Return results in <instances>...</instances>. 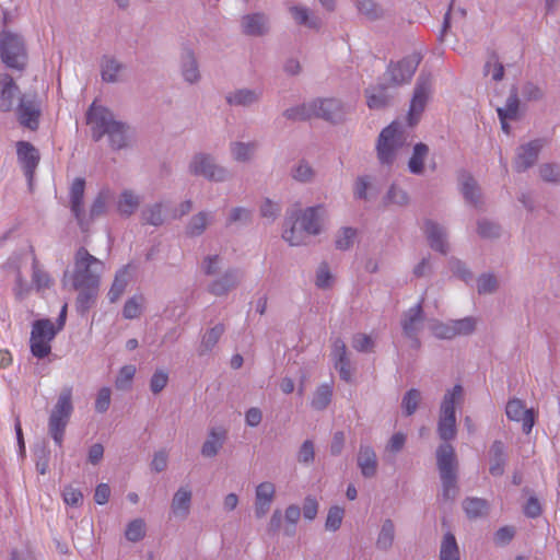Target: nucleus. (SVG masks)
Listing matches in <instances>:
<instances>
[{
	"label": "nucleus",
	"instance_id": "nucleus-1",
	"mask_svg": "<svg viewBox=\"0 0 560 560\" xmlns=\"http://www.w3.org/2000/svg\"><path fill=\"white\" fill-rule=\"evenodd\" d=\"M86 124L91 126L95 141L107 135L114 149H121L126 145V126L115 120L113 114L107 108L96 105V102L92 103L86 113Z\"/></svg>",
	"mask_w": 560,
	"mask_h": 560
},
{
	"label": "nucleus",
	"instance_id": "nucleus-2",
	"mask_svg": "<svg viewBox=\"0 0 560 560\" xmlns=\"http://www.w3.org/2000/svg\"><path fill=\"white\" fill-rule=\"evenodd\" d=\"M103 262L91 255L84 247H80L74 255V269L72 283L74 289L95 290L100 287V275Z\"/></svg>",
	"mask_w": 560,
	"mask_h": 560
},
{
	"label": "nucleus",
	"instance_id": "nucleus-3",
	"mask_svg": "<svg viewBox=\"0 0 560 560\" xmlns=\"http://www.w3.org/2000/svg\"><path fill=\"white\" fill-rule=\"evenodd\" d=\"M73 412L72 387L62 388L57 402L50 411L48 419V431L55 443L61 447L66 428Z\"/></svg>",
	"mask_w": 560,
	"mask_h": 560
},
{
	"label": "nucleus",
	"instance_id": "nucleus-4",
	"mask_svg": "<svg viewBox=\"0 0 560 560\" xmlns=\"http://www.w3.org/2000/svg\"><path fill=\"white\" fill-rule=\"evenodd\" d=\"M289 119L305 120L313 117L338 121L343 116L341 104L335 98L318 100L308 105L290 108L284 114Z\"/></svg>",
	"mask_w": 560,
	"mask_h": 560
},
{
	"label": "nucleus",
	"instance_id": "nucleus-5",
	"mask_svg": "<svg viewBox=\"0 0 560 560\" xmlns=\"http://www.w3.org/2000/svg\"><path fill=\"white\" fill-rule=\"evenodd\" d=\"M320 209L322 207L307 208L290 229L283 231V238L290 245L299 246L305 244L308 236L318 234L320 231L318 210Z\"/></svg>",
	"mask_w": 560,
	"mask_h": 560
},
{
	"label": "nucleus",
	"instance_id": "nucleus-6",
	"mask_svg": "<svg viewBox=\"0 0 560 560\" xmlns=\"http://www.w3.org/2000/svg\"><path fill=\"white\" fill-rule=\"evenodd\" d=\"M436 459L442 479L443 499L445 501L453 500L458 492V488L456 486L457 460L453 446L450 444H442L438 448Z\"/></svg>",
	"mask_w": 560,
	"mask_h": 560
},
{
	"label": "nucleus",
	"instance_id": "nucleus-7",
	"mask_svg": "<svg viewBox=\"0 0 560 560\" xmlns=\"http://www.w3.org/2000/svg\"><path fill=\"white\" fill-rule=\"evenodd\" d=\"M463 388L460 385H455L452 390H448L441 404V415L438 424L439 436L444 441H450L456 434V418L455 405L462 399Z\"/></svg>",
	"mask_w": 560,
	"mask_h": 560
},
{
	"label": "nucleus",
	"instance_id": "nucleus-8",
	"mask_svg": "<svg viewBox=\"0 0 560 560\" xmlns=\"http://www.w3.org/2000/svg\"><path fill=\"white\" fill-rule=\"evenodd\" d=\"M59 331L55 324L48 319H37L32 325L30 349L37 359H44L51 352V342Z\"/></svg>",
	"mask_w": 560,
	"mask_h": 560
},
{
	"label": "nucleus",
	"instance_id": "nucleus-9",
	"mask_svg": "<svg viewBox=\"0 0 560 560\" xmlns=\"http://www.w3.org/2000/svg\"><path fill=\"white\" fill-rule=\"evenodd\" d=\"M0 56L2 61L9 67L22 70L27 61V54L23 39L10 32L0 33Z\"/></svg>",
	"mask_w": 560,
	"mask_h": 560
},
{
	"label": "nucleus",
	"instance_id": "nucleus-10",
	"mask_svg": "<svg viewBox=\"0 0 560 560\" xmlns=\"http://www.w3.org/2000/svg\"><path fill=\"white\" fill-rule=\"evenodd\" d=\"M406 144V137L397 122L384 128L377 141V156L382 164H392L397 151Z\"/></svg>",
	"mask_w": 560,
	"mask_h": 560
},
{
	"label": "nucleus",
	"instance_id": "nucleus-11",
	"mask_svg": "<svg viewBox=\"0 0 560 560\" xmlns=\"http://www.w3.org/2000/svg\"><path fill=\"white\" fill-rule=\"evenodd\" d=\"M506 417L511 421L521 422L523 432L529 434L535 424L536 413L534 409H527L523 400L510 399L505 407Z\"/></svg>",
	"mask_w": 560,
	"mask_h": 560
},
{
	"label": "nucleus",
	"instance_id": "nucleus-12",
	"mask_svg": "<svg viewBox=\"0 0 560 560\" xmlns=\"http://www.w3.org/2000/svg\"><path fill=\"white\" fill-rule=\"evenodd\" d=\"M431 92V81L429 78H419L416 84L415 93L411 98L410 108L408 113L409 125L413 126L418 122L421 113L423 112L427 101Z\"/></svg>",
	"mask_w": 560,
	"mask_h": 560
},
{
	"label": "nucleus",
	"instance_id": "nucleus-13",
	"mask_svg": "<svg viewBox=\"0 0 560 560\" xmlns=\"http://www.w3.org/2000/svg\"><path fill=\"white\" fill-rule=\"evenodd\" d=\"M40 116L39 106L35 96L23 95L18 106V118L22 126L35 130Z\"/></svg>",
	"mask_w": 560,
	"mask_h": 560
},
{
	"label": "nucleus",
	"instance_id": "nucleus-14",
	"mask_svg": "<svg viewBox=\"0 0 560 560\" xmlns=\"http://www.w3.org/2000/svg\"><path fill=\"white\" fill-rule=\"evenodd\" d=\"M420 63V57L416 54L410 55L388 68L390 81L394 84L408 82L415 74Z\"/></svg>",
	"mask_w": 560,
	"mask_h": 560
},
{
	"label": "nucleus",
	"instance_id": "nucleus-15",
	"mask_svg": "<svg viewBox=\"0 0 560 560\" xmlns=\"http://www.w3.org/2000/svg\"><path fill=\"white\" fill-rule=\"evenodd\" d=\"M85 189V180L83 178H75L70 188V206L73 215L75 217L79 225L84 229L89 225L90 220L85 219L83 196Z\"/></svg>",
	"mask_w": 560,
	"mask_h": 560
},
{
	"label": "nucleus",
	"instance_id": "nucleus-16",
	"mask_svg": "<svg viewBox=\"0 0 560 560\" xmlns=\"http://www.w3.org/2000/svg\"><path fill=\"white\" fill-rule=\"evenodd\" d=\"M18 160L21 163L26 177L32 180L34 172L39 163V153L37 149L26 141L16 143Z\"/></svg>",
	"mask_w": 560,
	"mask_h": 560
},
{
	"label": "nucleus",
	"instance_id": "nucleus-17",
	"mask_svg": "<svg viewBox=\"0 0 560 560\" xmlns=\"http://www.w3.org/2000/svg\"><path fill=\"white\" fill-rule=\"evenodd\" d=\"M190 171L195 175H202L209 179L222 180L224 171L214 165L208 155H196L190 164Z\"/></svg>",
	"mask_w": 560,
	"mask_h": 560
},
{
	"label": "nucleus",
	"instance_id": "nucleus-18",
	"mask_svg": "<svg viewBox=\"0 0 560 560\" xmlns=\"http://www.w3.org/2000/svg\"><path fill=\"white\" fill-rule=\"evenodd\" d=\"M544 141L540 139L534 140L526 145L520 148L517 156L514 162V167L517 172H523L532 166L538 156Z\"/></svg>",
	"mask_w": 560,
	"mask_h": 560
},
{
	"label": "nucleus",
	"instance_id": "nucleus-19",
	"mask_svg": "<svg viewBox=\"0 0 560 560\" xmlns=\"http://www.w3.org/2000/svg\"><path fill=\"white\" fill-rule=\"evenodd\" d=\"M275 493L276 489L271 482L265 481L257 486L255 501V513L257 517H262L269 511Z\"/></svg>",
	"mask_w": 560,
	"mask_h": 560
},
{
	"label": "nucleus",
	"instance_id": "nucleus-20",
	"mask_svg": "<svg viewBox=\"0 0 560 560\" xmlns=\"http://www.w3.org/2000/svg\"><path fill=\"white\" fill-rule=\"evenodd\" d=\"M518 105L520 102L517 91L515 88H513L505 106L497 108V113L501 122V128L506 135L510 133V126L508 124V120H513L517 118Z\"/></svg>",
	"mask_w": 560,
	"mask_h": 560
},
{
	"label": "nucleus",
	"instance_id": "nucleus-21",
	"mask_svg": "<svg viewBox=\"0 0 560 560\" xmlns=\"http://www.w3.org/2000/svg\"><path fill=\"white\" fill-rule=\"evenodd\" d=\"M331 355L335 360V368L339 371L340 377L347 382L351 380L350 362L347 357L345 342L337 339L332 345Z\"/></svg>",
	"mask_w": 560,
	"mask_h": 560
},
{
	"label": "nucleus",
	"instance_id": "nucleus-22",
	"mask_svg": "<svg viewBox=\"0 0 560 560\" xmlns=\"http://www.w3.org/2000/svg\"><path fill=\"white\" fill-rule=\"evenodd\" d=\"M358 466L361 474L366 477H373L376 474L377 460L376 454L370 446H361L358 455Z\"/></svg>",
	"mask_w": 560,
	"mask_h": 560
},
{
	"label": "nucleus",
	"instance_id": "nucleus-23",
	"mask_svg": "<svg viewBox=\"0 0 560 560\" xmlns=\"http://www.w3.org/2000/svg\"><path fill=\"white\" fill-rule=\"evenodd\" d=\"M18 91V86L13 79L9 74L1 77V90H0V110L10 112L13 105L14 94Z\"/></svg>",
	"mask_w": 560,
	"mask_h": 560
},
{
	"label": "nucleus",
	"instance_id": "nucleus-24",
	"mask_svg": "<svg viewBox=\"0 0 560 560\" xmlns=\"http://www.w3.org/2000/svg\"><path fill=\"white\" fill-rule=\"evenodd\" d=\"M422 319V306L419 303L406 313L402 320L404 334L409 338H413L420 328Z\"/></svg>",
	"mask_w": 560,
	"mask_h": 560
},
{
	"label": "nucleus",
	"instance_id": "nucleus-25",
	"mask_svg": "<svg viewBox=\"0 0 560 560\" xmlns=\"http://www.w3.org/2000/svg\"><path fill=\"white\" fill-rule=\"evenodd\" d=\"M225 430L223 429H213L207 441L202 445L201 453L206 457L214 456L219 450L221 448L224 440H225Z\"/></svg>",
	"mask_w": 560,
	"mask_h": 560
},
{
	"label": "nucleus",
	"instance_id": "nucleus-26",
	"mask_svg": "<svg viewBox=\"0 0 560 560\" xmlns=\"http://www.w3.org/2000/svg\"><path fill=\"white\" fill-rule=\"evenodd\" d=\"M425 234H427V237H428V241L430 243V246L435 249V250H439L443 254L446 253V243L444 241V232L443 230L434 224L433 222L431 221H428L425 223Z\"/></svg>",
	"mask_w": 560,
	"mask_h": 560
},
{
	"label": "nucleus",
	"instance_id": "nucleus-27",
	"mask_svg": "<svg viewBox=\"0 0 560 560\" xmlns=\"http://www.w3.org/2000/svg\"><path fill=\"white\" fill-rule=\"evenodd\" d=\"M491 464L489 471L492 476H501L504 472L505 452L504 445L500 441H495L491 446Z\"/></svg>",
	"mask_w": 560,
	"mask_h": 560
},
{
	"label": "nucleus",
	"instance_id": "nucleus-28",
	"mask_svg": "<svg viewBox=\"0 0 560 560\" xmlns=\"http://www.w3.org/2000/svg\"><path fill=\"white\" fill-rule=\"evenodd\" d=\"M243 32L247 35H261L267 30L266 20L261 14H248L242 21Z\"/></svg>",
	"mask_w": 560,
	"mask_h": 560
},
{
	"label": "nucleus",
	"instance_id": "nucleus-29",
	"mask_svg": "<svg viewBox=\"0 0 560 560\" xmlns=\"http://www.w3.org/2000/svg\"><path fill=\"white\" fill-rule=\"evenodd\" d=\"M440 560H459V549L452 533H446L442 539Z\"/></svg>",
	"mask_w": 560,
	"mask_h": 560
},
{
	"label": "nucleus",
	"instance_id": "nucleus-30",
	"mask_svg": "<svg viewBox=\"0 0 560 560\" xmlns=\"http://www.w3.org/2000/svg\"><path fill=\"white\" fill-rule=\"evenodd\" d=\"M366 104L371 109H380L388 104L389 95L385 92V88L378 86L368 89L365 91Z\"/></svg>",
	"mask_w": 560,
	"mask_h": 560
},
{
	"label": "nucleus",
	"instance_id": "nucleus-31",
	"mask_svg": "<svg viewBox=\"0 0 560 560\" xmlns=\"http://www.w3.org/2000/svg\"><path fill=\"white\" fill-rule=\"evenodd\" d=\"M463 508L469 518L485 516L489 510L488 502L479 498L466 499L463 503Z\"/></svg>",
	"mask_w": 560,
	"mask_h": 560
},
{
	"label": "nucleus",
	"instance_id": "nucleus-32",
	"mask_svg": "<svg viewBox=\"0 0 560 560\" xmlns=\"http://www.w3.org/2000/svg\"><path fill=\"white\" fill-rule=\"evenodd\" d=\"M238 282L236 275L228 272L222 278L213 281L209 288L214 295H224Z\"/></svg>",
	"mask_w": 560,
	"mask_h": 560
},
{
	"label": "nucleus",
	"instance_id": "nucleus-33",
	"mask_svg": "<svg viewBox=\"0 0 560 560\" xmlns=\"http://www.w3.org/2000/svg\"><path fill=\"white\" fill-rule=\"evenodd\" d=\"M429 148L424 143H418L413 148V153L409 160L408 166L411 173L420 174L423 171L424 159L427 158Z\"/></svg>",
	"mask_w": 560,
	"mask_h": 560
},
{
	"label": "nucleus",
	"instance_id": "nucleus-34",
	"mask_svg": "<svg viewBox=\"0 0 560 560\" xmlns=\"http://www.w3.org/2000/svg\"><path fill=\"white\" fill-rule=\"evenodd\" d=\"M191 492L187 488H180L173 498L172 511L175 514L186 515L189 511Z\"/></svg>",
	"mask_w": 560,
	"mask_h": 560
},
{
	"label": "nucleus",
	"instance_id": "nucleus-35",
	"mask_svg": "<svg viewBox=\"0 0 560 560\" xmlns=\"http://www.w3.org/2000/svg\"><path fill=\"white\" fill-rule=\"evenodd\" d=\"M32 282L37 291H44L54 284L52 278L48 272L39 268L36 258L33 260Z\"/></svg>",
	"mask_w": 560,
	"mask_h": 560
},
{
	"label": "nucleus",
	"instance_id": "nucleus-36",
	"mask_svg": "<svg viewBox=\"0 0 560 560\" xmlns=\"http://www.w3.org/2000/svg\"><path fill=\"white\" fill-rule=\"evenodd\" d=\"M460 190L465 199L474 205L477 203L479 198V189L475 179L468 174L460 175Z\"/></svg>",
	"mask_w": 560,
	"mask_h": 560
},
{
	"label": "nucleus",
	"instance_id": "nucleus-37",
	"mask_svg": "<svg viewBox=\"0 0 560 560\" xmlns=\"http://www.w3.org/2000/svg\"><path fill=\"white\" fill-rule=\"evenodd\" d=\"M139 206V198L130 190H125L118 200L117 209L120 214L130 215Z\"/></svg>",
	"mask_w": 560,
	"mask_h": 560
},
{
	"label": "nucleus",
	"instance_id": "nucleus-38",
	"mask_svg": "<svg viewBox=\"0 0 560 560\" xmlns=\"http://www.w3.org/2000/svg\"><path fill=\"white\" fill-rule=\"evenodd\" d=\"M395 536V527L390 520H386L381 528L376 540V547L382 550H387L392 547Z\"/></svg>",
	"mask_w": 560,
	"mask_h": 560
},
{
	"label": "nucleus",
	"instance_id": "nucleus-39",
	"mask_svg": "<svg viewBox=\"0 0 560 560\" xmlns=\"http://www.w3.org/2000/svg\"><path fill=\"white\" fill-rule=\"evenodd\" d=\"M331 395L332 389L330 385L319 386L313 396L312 406L318 410L325 409L331 400Z\"/></svg>",
	"mask_w": 560,
	"mask_h": 560
},
{
	"label": "nucleus",
	"instance_id": "nucleus-40",
	"mask_svg": "<svg viewBox=\"0 0 560 560\" xmlns=\"http://www.w3.org/2000/svg\"><path fill=\"white\" fill-rule=\"evenodd\" d=\"M143 298L136 295L130 298L124 305L122 315L127 319H133L140 316L143 307Z\"/></svg>",
	"mask_w": 560,
	"mask_h": 560
},
{
	"label": "nucleus",
	"instance_id": "nucleus-41",
	"mask_svg": "<svg viewBox=\"0 0 560 560\" xmlns=\"http://www.w3.org/2000/svg\"><path fill=\"white\" fill-rule=\"evenodd\" d=\"M127 285V270L121 269L119 272H117L115 280L112 284V288L108 292V298L110 302H115L119 299V296L125 291V288Z\"/></svg>",
	"mask_w": 560,
	"mask_h": 560
},
{
	"label": "nucleus",
	"instance_id": "nucleus-42",
	"mask_svg": "<svg viewBox=\"0 0 560 560\" xmlns=\"http://www.w3.org/2000/svg\"><path fill=\"white\" fill-rule=\"evenodd\" d=\"M485 75H491L493 81H501L504 77V67L497 56H491L485 65Z\"/></svg>",
	"mask_w": 560,
	"mask_h": 560
},
{
	"label": "nucleus",
	"instance_id": "nucleus-43",
	"mask_svg": "<svg viewBox=\"0 0 560 560\" xmlns=\"http://www.w3.org/2000/svg\"><path fill=\"white\" fill-rule=\"evenodd\" d=\"M224 332V325L218 324L208 331L202 337L201 346L205 348V350L212 349L217 342L219 341L220 337Z\"/></svg>",
	"mask_w": 560,
	"mask_h": 560
},
{
	"label": "nucleus",
	"instance_id": "nucleus-44",
	"mask_svg": "<svg viewBox=\"0 0 560 560\" xmlns=\"http://www.w3.org/2000/svg\"><path fill=\"white\" fill-rule=\"evenodd\" d=\"M145 534V524L142 520L131 521L126 528V538L130 541H139Z\"/></svg>",
	"mask_w": 560,
	"mask_h": 560
},
{
	"label": "nucleus",
	"instance_id": "nucleus-45",
	"mask_svg": "<svg viewBox=\"0 0 560 560\" xmlns=\"http://www.w3.org/2000/svg\"><path fill=\"white\" fill-rule=\"evenodd\" d=\"M208 224V215L205 212H200L197 215L192 217L188 226L187 234L190 236L200 235Z\"/></svg>",
	"mask_w": 560,
	"mask_h": 560
},
{
	"label": "nucleus",
	"instance_id": "nucleus-46",
	"mask_svg": "<svg viewBox=\"0 0 560 560\" xmlns=\"http://www.w3.org/2000/svg\"><path fill=\"white\" fill-rule=\"evenodd\" d=\"M136 374V366L135 365H124L116 378L115 385L118 389H125L130 386L131 381Z\"/></svg>",
	"mask_w": 560,
	"mask_h": 560
},
{
	"label": "nucleus",
	"instance_id": "nucleus-47",
	"mask_svg": "<svg viewBox=\"0 0 560 560\" xmlns=\"http://www.w3.org/2000/svg\"><path fill=\"white\" fill-rule=\"evenodd\" d=\"M257 100V95L253 91L241 90L236 93L229 95L226 101L229 104L248 105Z\"/></svg>",
	"mask_w": 560,
	"mask_h": 560
},
{
	"label": "nucleus",
	"instance_id": "nucleus-48",
	"mask_svg": "<svg viewBox=\"0 0 560 560\" xmlns=\"http://www.w3.org/2000/svg\"><path fill=\"white\" fill-rule=\"evenodd\" d=\"M120 70V65L114 59H105L102 65V78L104 81L114 82L117 79V73Z\"/></svg>",
	"mask_w": 560,
	"mask_h": 560
},
{
	"label": "nucleus",
	"instance_id": "nucleus-49",
	"mask_svg": "<svg viewBox=\"0 0 560 560\" xmlns=\"http://www.w3.org/2000/svg\"><path fill=\"white\" fill-rule=\"evenodd\" d=\"M343 513V509L339 506L330 508L326 518V528L329 530H337L341 525Z\"/></svg>",
	"mask_w": 560,
	"mask_h": 560
},
{
	"label": "nucleus",
	"instance_id": "nucleus-50",
	"mask_svg": "<svg viewBox=\"0 0 560 560\" xmlns=\"http://www.w3.org/2000/svg\"><path fill=\"white\" fill-rule=\"evenodd\" d=\"M420 401V393L417 389H410L402 398V408L406 415H412Z\"/></svg>",
	"mask_w": 560,
	"mask_h": 560
},
{
	"label": "nucleus",
	"instance_id": "nucleus-51",
	"mask_svg": "<svg viewBox=\"0 0 560 560\" xmlns=\"http://www.w3.org/2000/svg\"><path fill=\"white\" fill-rule=\"evenodd\" d=\"M62 499L67 505L78 506L83 501V494L79 489L67 486L62 490Z\"/></svg>",
	"mask_w": 560,
	"mask_h": 560
},
{
	"label": "nucleus",
	"instance_id": "nucleus-52",
	"mask_svg": "<svg viewBox=\"0 0 560 560\" xmlns=\"http://www.w3.org/2000/svg\"><path fill=\"white\" fill-rule=\"evenodd\" d=\"M186 59L187 60H186L184 69H183V75L186 81L192 83V82L197 81L199 78L196 60H195L192 54H190V52H187Z\"/></svg>",
	"mask_w": 560,
	"mask_h": 560
},
{
	"label": "nucleus",
	"instance_id": "nucleus-53",
	"mask_svg": "<svg viewBox=\"0 0 560 560\" xmlns=\"http://www.w3.org/2000/svg\"><path fill=\"white\" fill-rule=\"evenodd\" d=\"M232 154L236 161H247L254 153V145L236 142L231 148Z\"/></svg>",
	"mask_w": 560,
	"mask_h": 560
},
{
	"label": "nucleus",
	"instance_id": "nucleus-54",
	"mask_svg": "<svg viewBox=\"0 0 560 560\" xmlns=\"http://www.w3.org/2000/svg\"><path fill=\"white\" fill-rule=\"evenodd\" d=\"M79 290H80V294L78 295V299H77V305L79 308L85 311V310L90 308V306L94 302V300L97 295L98 289H95V290L79 289Z\"/></svg>",
	"mask_w": 560,
	"mask_h": 560
},
{
	"label": "nucleus",
	"instance_id": "nucleus-55",
	"mask_svg": "<svg viewBox=\"0 0 560 560\" xmlns=\"http://www.w3.org/2000/svg\"><path fill=\"white\" fill-rule=\"evenodd\" d=\"M110 405V389L108 387H102L95 399V410L103 413L108 410Z\"/></svg>",
	"mask_w": 560,
	"mask_h": 560
},
{
	"label": "nucleus",
	"instance_id": "nucleus-56",
	"mask_svg": "<svg viewBox=\"0 0 560 560\" xmlns=\"http://www.w3.org/2000/svg\"><path fill=\"white\" fill-rule=\"evenodd\" d=\"M374 346L373 339L371 336L365 334H357L352 338V347L360 352H365L372 350Z\"/></svg>",
	"mask_w": 560,
	"mask_h": 560
},
{
	"label": "nucleus",
	"instance_id": "nucleus-57",
	"mask_svg": "<svg viewBox=\"0 0 560 560\" xmlns=\"http://www.w3.org/2000/svg\"><path fill=\"white\" fill-rule=\"evenodd\" d=\"M453 329L455 330V336L457 335H467L474 331L476 322L474 318L466 317L463 319L452 322Z\"/></svg>",
	"mask_w": 560,
	"mask_h": 560
},
{
	"label": "nucleus",
	"instance_id": "nucleus-58",
	"mask_svg": "<svg viewBox=\"0 0 560 560\" xmlns=\"http://www.w3.org/2000/svg\"><path fill=\"white\" fill-rule=\"evenodd\" d=\"M358 9L369 19H376L381 15V9L372 0H358Z\"/></svg>",
	"mask_w": 560,
	"mask_h": 560
},
{
	"label": "nucleus",
	"instance_id": "nucleus-59",
	"mask_svg": "<svg viewBox=\"0 0 560 560\" xmlns=\"http://www.w3.org/2000/svg\"><path fill=\"white\" fill-rule=\"evenodd\" d=\"M143 220L148 224L160 225L163 222L162 206L155 205L154 207L143 212Z\"/></svg>",
	"mask_w": 560,
	"mask_h": 560
},
{
	"label": "nucleus",
	"instance_id": "nucleus-60",
	"mask_svg": "<svg viewBox=\"0 0 560 560\" xmlns=\"http://www.w3.org/2000/svg\"><path fill=\"white\" fill-rule=\"evenodd\" d=\"M168 375L164 371H156L150 381V388L154 394L160 393L167 385Z\"/></svg>",
	"mask_w": 560,
	"mask_h": 560
},
{
	"label": "nucleus",
	"instance_id": "nucleus-61",
	"mask_svg": "<svg viewBox=\"0 0 560 560\" xmlns=\"http://www.w3.org/2000/svg\"><path fill=\"white\" fill-rule=\"evenodd\" d=\"M107 200H108L107 192H101L97 196V198L94 200V202L91 207V210H90V219L91 220L101 215L102 213H104V211L106 209Z\"/></svg>",
	"mask_w": 560,
	"mask_h": 560
},
{
	"label": "nucleus",
	"instance_id": "nucleus-62",
	"mask_svg": "<svg viewBox=\"0 0 560 560\" xmlns=\"http://www.w3.org/2000/svg\"><path fill=\"white\" fill-rule=\"evenodd\" d=\"M432 332L435 337L441 339H451L455 337V330L451 324L436 323L432 325Z\"/></svg>",
	"mask_w": 560,
	"mask_h": 560
},
{
	"label": "nucleus",
	"instance_id": "nucleus-63",
	"mask_svg": "<svg viewBox=\"0 0 560 560\" xmlns=\"http://www.w3.org/2000/svg\"><path fill=\"white\" fill-rule=\"evenodd\" d=\"M355 231L351 228H345L340 236L336 240V246L339 249H348L354 240Z\"/></svg>",
	"mask_w": 560,
	"mask_h": 560
},
{
	"label": "nucleus",
	"instance_id": "nucleus-64",
	"mask_svg": "<svg viewBox=\"0 0 560 560\" xmlns=\"http://www.w3.org/2000/svg\"><path fill=\"white\" fill-rule=\"evenodd\" d=\"M407 201L408 196L404 190L397 188L396 186L390 187L386 197L387 203L405 205Z\"/></svg>",
	"mask_w": 560,
	"mask_h": 560
}]
</instances>
